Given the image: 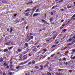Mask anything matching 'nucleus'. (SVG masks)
Masks as SVG:
<instances>
[{"label": "nucleus", "instance_id": "4468645a", "mask_svg": "<svg viewBox=\"0 0 75 75\" xmlns=\"http://www.w3.org/2000/svg\"><path fill=\"white\" fill-rule=\"evenodd\" d=\"M52 21H53V18H51L50 19V22H52Z\"/></svg>", "mask_w": 75, "mask_h": 75}, {"label": "nucleus", "instance_id": "680f3d73", "mask_svg": "<svg viewBox=\"0 0 75 75\" xmlns=\"http://www.w3.org/2000/svg\"><path fill=\"white\" fill-rule=\"evenodd\" d=\"M68 62H66L65 63L66 65H67V64H68Z\"/></svg>", "mask_w": 75, "mask_h": 75}, {"label": "nucleus", "instance_id": "774afa93", "mask_svg": "<svg viewBox=\"0 0 75 75\" xmlns=\"http://www.w3.org/2000/svg\"><path fill=\"white\" fill-rule=\"evenodd\" d=\"M75 17V15H74L72 17Z\"/></svg>", "mask_w": 75, "mask_h": 75}, {"label": "nucleus", "instance_id": "ea45409f", "mask_svg": "<svg viewBox=\"0 0 75 75\" xmlns=\"http://www.w3.org/2000/svg\"><path fill=\"white\" fill-rule=\"evenodd\" d=\"M22 20H23V21H25V19L24 18H22Z\"/></svg>", "mask_w": 75, "mask_h": 75}, {"label": "nucleus", "instance_id": "423d86ee", "mask_svg": "<svg viewBox=\"0 0 75 75\" xmlns=\"http://www.w3.org/2000/svg\"><path fill=\"white\" fill-rule=\"evenodd\" d=\"M13 27H11L10 28L11 31L9 32L10 33H12V31H13Z\"/></svg>", "mask_w": 75, "mask_h": 75}, {"label": "nucleus", "instance_id": "0eeeda50", "mask_svg": "<svg viewBox=\"0 0 75 75\" xmlns=\"http://www.w3.org/2000/svg\"><path fill=\"white\" fill-rule=\"evenodd\" d=\"M33 51H35V52H37V47H35L33 50Z\"/></svg>", "mask_w": 75, "mask_h": 75}, {"label": "nucleus", "instance_id": "c85d7f7f", "mask_svg": "<svg viewBox=\"0 0 75 75\" xmlns=\"http://www.w3.org/2000/svg\"><path fill=\"white\" fill-rule=\"evenodd\" d=\"M70 54H74V53L72 50V51H71V52H70Z\"/></svg>", "mask_w": 75, "mask_h": 75}, {"label": "nucleus", "instance_id": "6ab92c4d", "mask_svg": "<svg viewBox=\"0 0 75 75\" xmlns=\"http://www.w3.org/2000/svg\"><path fill=\"white\" fill-rule=\"evenodd\" d=\"M13 46L11 47H10L8 48V49L9 50H11V49H12V48H13Z\"/></svg>", "mask_w": 75, "mask_h": 75}, {"label": "nucleus", "instance_id": "338daca9", "mask_svg": "<svg viewBox=\"0 0 75 75\" xmlns=\"http://www.w3.org/2000/svg\"><path fill=\"white\" fill-rule=\"evenodd\" d=\"M6 68H7V69H8V68H9V67L8 66H7L6 67Z\"/></svg>", "mask_w": 75, "mask_h": 75}, {"label": "nucleus", "instance_id": "b1692460", "mask_svg": "<svg viewBox=\"0 0 75 75\" xmlns=\"http://www.w3.org/2000/svg\"><path fill=\"white\" fill-rule=\"evenodd\" d=\"M30 13V12H28L27 13H26V14L25 15V16H28V15L29 14V13Z\"/></svg>", "mask_w": 75, "mask_h": 75}, {"label": "nucleus", "instance_id": "c03bdc74", "mask_svg": "<svg viewBox=\"0 0 75 75\" xmlns=\"http://www.w3.org/2000/svg\"><path fill=\"white\" fill-rule=\"evenodd\" d=\"M54 8H55V6H54L53 7H52L51 10H53V9H54Z\"/></svg>", "mask_w": 75, "mask_h": 75}, {"label": "nucleus", "instance_id": "13d9d810", "mask_svg": "<svg viewBox=\"0 0 75 75\" xmlns=\"http://www.w3.org/2000/svg\"><path fill=\"white\" fill-rule=\"evenodd\" d=\"M28 26H26V30H28Z\"/></svg>", "mask_w": 75, "mask_h": 75}, {"label": "nucleus", "instance_id": "cd10ccee", "mask_svg": "<svg viewBox=\"0 0 75 75\" xmlns=\"http://www.w3.org/2000/svg\"><path fill=\"white\" fill-rule=\"evenodd\" d=\"M47 74L48 75H51V73H50V72H47Z\"/></svg>", "mask_w": 75, "mask_h": 75}, {"label": "nucleus", "instance_id": "1a4fd4ad", "mask_svg": "<svg viewBox=\"0 0 75 75\" xmlns=\"http://www.w3.org/2000/svg\"><path fill=\"white\" fill-rule=\"evenodd\" d=\"M42 51L43 52H47V51H48V50H46L45 49H44L42 50Z\"/></svg>", "mask_w": 75, "mask_h": 75}, {"label": "nucleus", "instance_id": "f8f14e48", "mask_svg": "<svg viewBox=\"0 0 75 75\" xmlns=\"http://www.w3.org/2000/svg\"><path fill=\"white\" fill-rule=\"evenodd\" d=\"M35 10H36V7L33 8L32 9V10L33 11V12H34V11Z\"/></svg>", "mask_w": 75, "mask_h": 75}, {"label": "nucleus", "instance_id": "f03ea898", "mask_svg": "<svg viewBox=\"0 0 75 75\" xmlns=\"http://www.w3.org/2000/svg\"><path fill=\"white\" fill-rule=\"evenodd\" d=\"M28 47V43H26L25 44V46H24V48H26V47Z\"/></svg>", "mask_w": 75, "mask_h": 75}, {"label": "nucleus", "instance_id": "4c0bfd02", "mask_svg": "<svg viewBox=\"0 0 75 75\" xmlns=\"http://www.w3.org/2000/svg\"><path fill=\"white\" fill-rule=\"evenodd\" d=\"M72 51L74 53L75 52V49H73L72 50Z\"/></svg>", "mask_w": 75, "mask_h": 75}, {"label": "nucleus", "instance_id": "39448f33", "mask_svg": "<svg viewBox=\"0 0 75 75\" xmlns=\"http://www.w3.org/2000/svg\"><path fill=\"white\" fill-rule=\"evenodd\" d=\"M28 37V38H27L26 39V41L27 42H28L29 41H30V40H31V38H29V37Z\"/></svg>", "mask_w": 75, "mask_h": 75}, {"label": "nucleus", "instance_id": "c756f323", "mask_svg": "<svg viewBox=\"0 0 75 75\" xmlns=\"http://www.w3.org/2000/svg\"><path fill=\"white\" fill-rule=\"evenodd\" d=\"M32 62L33 64H35V61H32Z\"/></svg>", "mask_w": 75, "mask_h": 75}, {"label": "nucleus", "instance_id": "9d476101", "mask_svg": "<svg viewBox=\"0 0 75 75\" xmlns=\"http://www.w3.org/2000/svg\"><path fill=\"white\" fill-rule=\"evenodd\" d=\"M69 53V51H67L65 53V55H67V54H68Z\"/></svg>", "mask_w": 75, "mask_h": 75}, {"label": "nucleus", "instance_id": "6e6d98bb", "mask_svg": "<svg viewBox=\"0 0 75 75\" xmlns=\"http://www.w3.org/2000/svg\"><path fill=\"white\" fill-rule=\"evenodd\" d=\"M69 72H72V70H70L69 71Z\"/></svg>", "mask_w": 75, "mask_h": 75}, {"label": "nucleus", "instance_id": "09e8293b", "mask_svg": "<svg viewBox=\"0 0 75 75\" xmlns=\"http://www.w3.org/2000/svg\"><path fill=\"white\" fill-rule=\"evenodd\" d=\"M44 62L45 63H47V61H46V60H45Z\"/></svg>", "mask_w": 75, "mask_h": 75}, {"label": "nucleus", "instance_id": "603ef678", "mask_svg": "<svg viewBox=\"0 0 75 75\" xmlns=\"http://www.w3.org/2000/svg\"><path fill=\"white\" fill-rule=\"evenodd\" d=\"M33 3V1L29 2V4H32Z\"/></svg>", "mask_w": 75, "mask_h": 75}, {"label": "nucleus", "instance_id": "a211bd4d", "mask_svg": "<svg viewBox=\"0 0 75 75\" xmlns=\"http://www.w3.org/2000/svg\"><path fill=\"white\" fill-rule=\"evenodd\" d=\"M22 57H23V54H21L20 56L19 57V58H21Z\"/></svg>", "mask_w": 75, "mask_h": 75}, {"label": "nucleus", "instance_id": "0e129e2a", "mask_svg": "<svg viewBox=\"0 0 75 75\" xmlns=\"http://www.w3.org/2000/svg\"><path fill=\"white\" fill-rule=\"evenodd\" d=\"M33 36H32L31 37V39H32V40H33Z\"/></svg>", "mask_w": 75, "mask_h": 75}, {"label": "nucleus", "instance_id": "e433bc0d", "mask_svg": "<svg viewBox=\"0 0 75 75\" xmlns=\"http://www.w3.org/2000/svg\"><path fill=\"white\" fill-rule=\"evenodd\" d=\"M4 60V59H3V58L1 60H0V62H3Z\"/></svg>", "mask_w": 75, "mask_h": 75}, {"label": "nucleus", "instance_id": "c9c22d12", "mask_svg": "<svg viewBox=\"0 0 75 75\" xmlns=\"http://www.w3.org/2000/svg\"><path fill=\"white\" fill-rule=\"evenodd\" d=\"M56 46L55 45H53L51 47V48H54Z\"/></svg>", "mask_w": 75, "mask_h": 75}, {"label": "nucleus", "instance_id": "3c124183", "mask_svg": "<svg viewBox=\"0 0 75 75\" xmlns=\"http://www.w3.org/2000/svg\"><path fill=\"white\" fill-rule=\"evenodd\" d=\"M63 28V27H61L60 28V30H62Z\"/></svg>", "mask_w": 75, "mask_h": 75}, {"label": "nucleus", "instance_id": "72a5a7b5", "mask_svg": "<svg viewBox=\"0 0 75 75\" xmlns=\"http://www.w3.org/2000/svg\"><path fill=\"white\" fill-rule=\"evenodd\" d=\"M53 14L54 13H53V12H51L50 13V14L51 16H52Z\"/></svg>", "mask_w": 75, "mask_h": 75}, {"label": "nucleus", "instance_id": "052dcab7", "mask_svg": "<svg viewBox=\"0 0 75 75\" xmlns=\"http://www.w3.org/2000/svg\"><path fill=\"white\" fill-rule=\"evenodd\" d=\"M29 56V57H31V54H28Z\"/></svg>", "mask_w": 75, "mask_h": 75}, {"label": "nucleus", "instance_id": "37998d69", "mask_svg": "<svg viewBox=\"0 0 75 75\" xmlns=\"http://www.w3.org/2000/svg\"><path fill=\"white\" fill-rule=\"evenodd\" d=\"M38 11H39V9H37L36 11V12H38Z\"/></svg>", "mask_w": 75, "mask_h": 75}, {"label": "nucleus", "instance_id": "20e7f679", "mask_svg": "<svg viewBox=\"0 0 75 75\" xmlns=\"http://www.w3.org/2000/svg\"><path fill=\"white\" fill-rule=\"evenodd\" d=\"M71 38L72 39H73L74 38H75V35H74L71 34Z\"/></svg>", "mask_w": 75, "mask_h": 75}, {"label": "nucleus", "instance_id": "5701e85b", "mask_svg": "<svg viewBox=\"0 0 75 75\" xmlns=\"http://www.w3.org/2000/svg\"><path fill=\"white\" fill-rule=\"evenodd\" d=\"M72 45V43H70L69 44H68L67 45V46H68H68H69V45Z\"/></svg>", "mask_w": 75, "mask_h": 75}, {"label": "nucleus", "instance_id": "bb28decb", "mask_svg": "<svg viewBox=\"0 0 75 75\" xmlns=\"http://www.w3.org/2000/svg\"><path fill=\"white\" fill-rule=\"evenodd\" d=\"M55 55V54H53L51 55L50 56V57H52L53 56H54V55Z\"/></svg>", "mask_w": 75, "mask_h": 75}, {"label": "nucleus", "instance_id": "a19ab883", "mask_svg": "<svg viewBox=\"0 0 75 75\" xmlns=\"http://www.w3.org/2000/svg\"><path fill=\"white\" fill-rule=\"evenodd\" d=\"M20 67V66L18 67H16V69H18Z\"/></svg>", "mask_w": 75, "mask_h": 75}, {"label": "nucleus", "instance_id": "9b49d317", "mask_svg": "<svg viewBox=\"0 0 75 75\" xmlns=\"http://www.w3.org/2000/svg\"><path fill=\"white\" fill-rule=\"evenodd\" d=\"M32 64V62L31 61H30L28 63V64H27V65H28V66H29L30 65V64Z\"/></svg>", "mask_w": 75, "mask_h": 75}, {"label": "nucleus", "instance_id": "de8ad7c7", "mask_svg": "<svg viewBox=\"0 0 75 75\" xmlns=\"http://www.w3.org/2000/svg\"><path fill=\"white\" fill-rule=\"evenodd\" d=\"M9 74L10 75H12V72H11L9 73Z\"/></svg>", "mask_w": 75, "mask_h": 75}, {"label": "nucleus", "instance_id": "5fc2aeb1", "mask_svg": "<svg viewBox=\"0 0 75 75\" xmlns=\"http://www.w3.org/2000/svg\"><path fill=\"white\" fill-rule=\"evenodd\" d=\"M62 35V34H60L59 35V37H61Z\"/></svg>", "mask_w": 75, "mask_h": 75}, {"label": "nucleus", "instance_id": "e2e57ef3", "mask_svg": "<svg viewBox=\"0 0 75 75\" xmlns=\"http://www.w3.org/2000/svg\"><path fill=\"white\" fill-rule=\"evenodd\" d=\"M74 5H73V6H74V7H75V2H74Z\"/></svg>", "mask_w": 75, "mask_h": 75}, {"label": "nucleus", "instance_id": "7c9ffc66", "mask_svg": "<svg viewBox=\"0 0 75 75\" xmlns=\"http://www.w3.org/2000/svg\"><path fill=\"white\" fill-rule=\"evenodd\" d=\"M23 23L24 24H27V22L26 21H24V22Z\"/></svg>", "mask_w": 75, "mask_h": 75}, {"label": "nucleus", "instance_id": "8fccbe9b", "mask_svg": "<svg viewBox=\"0 0 75 75\" xmlns=\"http://www.w3.org/2000/svg\"><path fill=\"white\" fill-rule=\"evenodd\" d=\"M6 45H9V44H8V43H6Z\"/></svg>", "mask_w": 75, "mask_h": 75}, {"label": "nucleus", "instance_id": "412c9836", "mask_svg": "<svg viewBox=\"0 0 75 75\" xmlns=\"http://www.w3.org/2000/svg\"><path fill=\"white\" fill-rule=\"evenodd\" d=\"M7 51H8V49H5L4 50V52H7Z\"/></svg>", "mask_w": 75, "mask_h": 75}, {"label": "nucleus", "instance_id": "dca6fc26", "mask_svg": "<svg viewBox=\"0 0 75 75\" xmlns=\"http://www.w3.org/2000/svg\"><path fill=\"white\" fill-rule=\"evenodd\" d=\"M35 69H39V67L36 66L35 67Z\"/></svg>", "mask_w": 75, "mask_h": 75}, {"label": "nucleus", "instance_id": "a878e982", "mask_svg": "<svg viewBox=\"0 0 75 75\" xmlns=\"http://www.w3.org/2000/svg\"><path fill=\"white\" fill-rule=\"evenodd\" d=\"M67 30L66 29H64V30H63L62 31V32H65V31H67Z\"/></svg>", "mask_w": 75, "mask_h": 75}, {"label": "nucleus", "instance_id": "864d4df0", "mask_svg": "<svg viewBox=\"0 0 75 75\" xmlns=\"http://www.w3.org/2000/svg\"><path fill=\"white\" fill-rule=\"evenodd\" d=\"M63 60L64 61H65V60H66V58H65V57H64L63 58Z\"/></svg>", "mask_w": 75, "mask_h": 75}, {"label": "nucleus", "instance_id": "f704fd0d", "mask_svg": "<svg viewBox=\"0 0 75 75\" xmlns=\"http://www.w3.org/2000/svg\"><path fill=\"white\" fill-rule=\"evenodd\" d=\"M39 46L40 48L42 47V45L41 44H40L38 45Z\"/></svg>", "mask_w": 75, "mask_h": 75}, {"label": "nucleus", "instance_id": "79ce46f5", "mask_svg": "<svg viewBox=\"0 0 75 75\" xmlns=\"http://www.w3.org/2000/svg\"><path fill=\"white\" fill-rule=\"evenodd\" d=\"M33 35V34L31 33H30L29 35Z\"/></svg>", "mask_w": 75, "mask_h": 75}, {"label": "nucleus", "instance_id": "f257e3e1", "mask_svg": "<svg viewBox=\"0 0 75 75\" xmlns=\"http://www.w3.org/2000/svg\"><path fill=\"white\" fill-rule=\"evenodd\" d=\"M67 7L68 8H74V5L70 4L69 5H67Z\"/></svg>", "mask_w": 75, "mask_h": 75}, {"label": "nucleus", "instance_id": "4d7b16f0", "mask_svg": "<svg viewBox=\"0 0 75 75\" xmlns=\"http://www.w3.org/2000/svg\"><path fill=\"white\" fill-rule=\"evenodd\" d=\"M56 37H57V36H54L53 38V40L55 39V38H56Z\"/></svg>", "mask_w": 75, "mask_h": 75}, {"label": "nucleus", "instance_id": "bf43d9fd", "mask_svg": "<svg viewBox=\"0 0 75 75\" xmlns=\"http://www.w3.org/2000/svg\"><path fill=\"white\" fill-rule=\"evenodd\" d=\"M42 59H43L44 58H45V56H43L42 57Z\"/></svg>", "mask_w": 75, "mask_h": 75}, {"label": "nucleus", "instance_id": "69168bd1", "mask_svg": "<svg viewBox=\"0 0 75 75\" xmlns=\"http://www.w3.org/2000/svg\"><path fill=\"white\" fill-rule=\"evenodd\" d=\"M2 75H6V73H4Z\"/></svg>", "mask_w": 75, "mask_h": 75}, {"label": "nucleus", "instance_id": "49530a36", "mask_svg": "<svg viewBox=\"0 0 75 75\" xmlns=\"http://www.w3.org/2000/svg\"><path fill=\"white\" fill-rule=\"evenodd\" d=\"M55 49H53V50H52L51 51V52H52V51H54V50H55Z\"/></svg>", "mask_w": 75, "mask_h": 75}, {"label": "nucleus", "instance_id": "aec40b11", "mask_svg": "<svg viewBox=\"0 0 75 75\" xmlns=\"http://www.w3.org/2000/svg\"><path fill=\"white\" fill-rule=\"evenodd\" d=\"M50 40H51V39H50L49 38L46 39V41H47V42H49Z\"/></svg>", "mask_w": 75, "mask_h": 75}, {"label": "nucleus", "instance_id": "473e14b6", "mask_svg": "<svg viewBox=\"0 0 75 75\" xmlns=\"http://www.w3.org/2000/svg\"><path fill=\"white\" fill-rule=\"evenodd\" d=\"M27 58V57H25L22 60H25V59L26 58Z\"/></svg>", "mask_w": 75, "mask_h": 75}, {"label": "nucleus", "instance_id": "a18cd8bd", "mask_svg": "<svg viewBox=\"0 0 75 75\" xmlns=\"http://www.w3.org/2000/svg\"><path fill=\"white\" fill-rule=\"evenodd\" d=\"M42 22H43V23H44V22L45 21L44 19H42Z\"/></svg>", "mask_w": 75, "mask_h": 75}, {"label": "nucleus", "instance_id": "2eb2a0df", "mask_svg": "<svg viewBox=\"0 0 75 75\" xmlns=\"http://www.w3.org/2000/svg\"><path fill=\"white\" fill-rule=\"evenodd\" d=\"M18 51L19 52H21V51H22V50L18 49Z\"/></svg>", "mask_w": 75, "mask_h": 75}, {"label": "nucleus", "instance_id": "6e6552de", "mask_svg": "<svg viewBox=\"0 0 75 75\" xmlns=\"http://www.w3.org/2000/svg\"><path fill=\"white\" fill-rule=\"evenodd\" d=\"M38 16V13H35L33 15V17H35V16Z\"/></svg>", "mask_w": 75, "mask_h": 75}, {"label": "nucleus", "instance_id": "f3484780", "mask_svg": "<svg viewBox=\"0 0 75 75\" xmlns=\"http://www.w3.org/2000/svg\"><path fill=\"white\" fill-rule=\"evenodd\" d=\"M7 63L6 62H5L4 64V65H5V67H7Z\"/></svg>", "mask_w": 75, "mask_h": 75}, {"label": "nucleus", "instance_id": "ddd939ff", "mask_svg": "<svg viewBox=\"0 0 75 75\" xmlns=\"http://www.w3.org/2000/svg\"><path fill=\"white\" fill-rule=\"evenodd\" d=\"M27 11H28L29 12H30L31 11L29 9H28L26 10H25V12H27Z\"/></svg>", "mask_w": 75, "mask_h": 75}, {"label": "nucleus", "instance_id": "58836bf2", "mask_svg": "<svg viewBox=\"0 0 75 75\" xmlns=\"http://www.w3.org/2000/svg\"><path fill=\"white\" fill-rule=\"evenodd\" d=\"M60 11H64V10L63 9H60Z\"/></svg>", "mask_w": 75, "mask_h": 75}, {"label": "nucleus", "instance_id": "393cba45", "mask_svg": "<svg viewBox=\"0 0 75 75\" xmlns=\"http://www.w3.org/2000/svg\"><path fill=\"white\" fill-rule=\"evenodd\" d=\"M58 71H59V72H61V71H63V70L61 69H58Z\"/></svg>", "mask_w": 75, "mask_h": 75}, {"label": "nucleus", "instance_id": "2f4dec72", "mask_svg": "<svg viewBox=\"0 0 75 75\" xmlns=\"http://www.w3.org/2000/svg\"><path fill=\"white\" fill-rule=\"evenodd\" d=\"M59 74H60V73H59L57 72L56 73V75H59Z\"/></svg>", "mask_w": 75, "mask_h": 75}, {"label": "nucleus", "instance_id": "4be33fe9", "mask_svg": "<svg viewBox=\"0 0 75 75\" xmlns=\"http://www.w3.org/2000/svg\"><path fill=\"white\" fill-rule=\"evenodd\" d=\"M72 41V39H69L67 40V42H70V41Z\"/></svg>", "mask_w": 75, "mask_h": 75}, {"label": "nucleus", "instance_id": "7ed1b4c3", "mask_svg": "<svg viewBox=\"0 0 75 75\" xmlns=\"http://www.w3.org/2000/svg\"><path fill=\"white\" fill-rule=\"evenodd\" d=\"M40 67L41 68H40L39 69V71H42V69H43V66H41V65H40Z\"/></svg>", "mask_w": 75, "mask_h": 75}]
</instances>
